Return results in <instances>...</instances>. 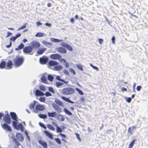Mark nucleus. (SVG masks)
<instances>
[{"mask_svg":"<svg viewBox=\"0 0 148 148\" xmlns=\"http://www.w3.org/2000/svg\"><path fill=\"white\" fill-rule=\"evenodd\" d=\"M75 90L71 87H66L62 90L61 93L64 95H69L75 92Z\"/></svg>","mask_w":148,"mask_h":148,"instance_id":"obj_1","label":"nucleus"},{"mask_svg":"<svg viewBox=\"0 0 148 148\" xmlns=\"http://www.w3.org/2000/svg\"><path fill=\"white\" fill-rule=\"evenodd\" d=\"M14 61L15 66L17 67L20 66L23 64L24 61V58L23 57L21 56L16 57L14 60Z\"/></svg>","mask_w":148,"mask_h":148,"instance_id":"obj_2","label":"nucleus"},{"mask_svg":"<svg viewBox=\"0 0 148 148\" xmlns=\"http://www.w3.org/2000/svg\"><path fill=\"white\" fill-rule=\"evenodd\" d=\"M32 50L33 49L30 46L25 47L23 49V52L25 54H29Z\"/></svg>","mask_w":148,"mask_h":148,"instance_id":"obj_3","label":"nucleus"},{"mask_svg":"<svg viewBox=\"0 0 148 148\" xmlns=\"http://www.w3.org/2000/svg\"><path fill=\"white\" fill-rule=\"evenodd\" d=\"M3 121L7 124H10L11 123V120L8 113L6 114L3 118Z\"/></svg>","mask_w":148,"mask_h":148,"instance_id":"obj_4","label":"nucleus"},{"mask_svg":"<svg viewBox=\"0 0 148 148\" xmlns=\"http://www.w3.org/2000/svg\"><path fill=\"white\" fill-rule=\"evenodd\" d=\"M60 45L62 46L67 49L69 51H73V48L71 47L70 45L64 42H62L61 43Z\"/></svg>","mask_w":148,"mask_h":148,"instance_id":"obj_5","label":"nucleus"},{"mask_svg":"<svg viewBox=\"0 0 148 148\" xmlns=\"http://www.w3.org/2000/svg\"><path fill=\"white\" fill-rule=\"evenodd\" d=\"M48 59L46 56H43L42 57L40 58L39 59V61L40 63L42 64H45L47 62Z\"/></svg>","mask_w":148,"mask_h":148,"instance_id":"obj_6","label":"nucleus"},{"mask_svg":"<svg viewBox=\"0 0 148 148\" xmlns=\"http://www.w3.org/2000/svg\"><path fill=\"white\" fill-rule=\"evenodd\" d=\"M31 47L32 48H39L40 45V44L36 41H32L31 42Z\"/></svg>","mask_w":148,"mask_h":148,"instance_id":"obj_7","label":"nucleus"},{"mask_svg":"<svg viewBox=\"0 0 148 148\" xmlns=\"http://www.w3.org/2000/svg\"><path fill=\"white\" fill-rule=\"evenodd\" d=\"M52 106L55 110L58 112H62L61 108L55 103H53L52 104Z\"/></svg>","mask_w":148,"mask_h":148,"instance_id":"obj_8","label":"nucleus"},{"mask_svg":"<svg viewBox=\"0 0 148 148\" xmlns=\"http://www.w3.org/2000/svg\"><path fill=\"white\" fill-rule=\"evenodd\" d=\"M45 109V107L43 105L37 104L35 106V110H36V111H42L44 110Z\"/></svg>","mask_w":148,"mask_h":148,"instance_id":"obj_9","label":"nucleus"},{"mask_svg":"<svg viewBox=\"0 0 148 148\" xmlns=\"http://www.w3.org/2000/svg\"><path fill=\"white\" fill-rule=\"evenodd\" d=\"M50 57L51 59L54 60H59L62 57V56L60 55L57 53L51 54Z\"/></svg>","mask_w":148,"mask_h":148,"instance_id":"obj_10","label":"nucleus"},{"mask_svg":"<svg viewBox=\"0 0 148 148\" xmlns=\"http://www.w3.org/2000/svg\"><path fill=\"white\" fill-rule=\"evenodd\" d=\"M36 102V101H34L33 103H32L29 106L30 109L31 110H33V112L35 113L37 112V111H36V110L34 109V106H35Z\"/></svg>","mask_w":148,"mask_h":148,"instance_id":"obj_11","label":"nucleus"},{"mask_svg":"<svg viewBox=\"0 0 148 148\" xmlns=\"http://www.w3.org/2000/svg\"><path fill=\"white\" fill-rule=\"evenodd\" d=\"M2 128L5 130H7L9 131H11L12 129L11 127L7 124L5 123H3L2 125Z\"/></svg>","mask_w":148,"mask_h":148,"instance_id":"obj_12","label":"nucleus"},{"mask_svg":"<svg viewBox=\"0 0 148 148\" xmlns=\"http://www.w3.org/2000/svg\"><path fill=\"white\" fill-rule=\"evenodd\" d=\"M13 65L12 61L11 60H9L8 62L6 63V67L7 68H5L7 69H12V66Z\"/></svg>","mask_w":148,"mask_h":148,"instance_id":"obj_13","label":"nucleus"},{"mask_svg":"<svg viewBox=\"0 0 148 148\" xmlns=\"http://www.w3.org/2000/svg\"><path fill=\"white\" fill-rule=\"evenodd\" d=\"M56 50L61 53H66V50L65 49L61 47L57 48Z\"/></svg>","mask_w":148,"mask_h":148,"instance_id":"obj_14","label":"nucleus"},{"mask_svg":"<svg viewBox=\"0 0 148 148\" xmlns=\"http://www.w3.org/2000/svg\"><path fill=\"white\" fill-rule=\"evenodd\" d=\"M16 137L19 140L22 142L24 140V137L22 135L19 133H17L16 134Z\"/></svg>","mask_w":148,"mask_h":148,"instance_id":"obj_15","label":"nucleus"},{"mask_svg":"<svg viewBox=\"0 0 148 148\" xmlns=\"http://www.w3.org/2000/svg\"><path fill=\"white\" fill-rule=\"evenodd\" d=\"M38 142L43 147V148H47V145L45 141L39 140H38Z\"/></svg>","mask_w":148,"mask_h":148,"instance_id":"obj_16","label":"nucleus"},{"mask_svg":"<svg viewBox=\"0 0 148 148\" xmlns=\"http://www.w3.org/2000/svg\"><path fill=\"white\" fill-rule=\"evenodd\" d=\"M48 65L50 66H55L58 65V63L57 61L53 60H50L48 62Z\"/></svg>","mask_w":148,"mask_h":148,"instance_id":"obj_17","label":"nucleus"},{"mask_svg":"<svg viewBox=\"0 0 148 148\" xmlns=\"http://www.w3.org/2000/svg\"><path fill=\"white\" fill-rule=\"evenodd\" d=\"M35 94L37 96H43L45 94L39 90L36 89L35 91Z\"/></svg>","mask_w":148,"mask_h":148,"instance_id":"obj_18","label":"nucleus"},{"mask_svg":"<svg viewBox=\"0 0 148 148\" xmlns=\"http://www.w3.org/2000/svg\"><path fill=\"white\" fill-rule=\"evenodd\" d=\"M10 115L11 118L13 120H16L18 119L16 114L14 112H10Z\"/></svg>","mask_w":148,"mask_h":148,"instance_id":"obj_19","label":"nucleus"},{"mask_svg":"<svg viewBox=\"0 0 148 148\" xmlns=\"http://www.w3.org/2000/svg\"><path fill=\"white\" fill-rule=\"evenodd\" d=\"M46 74V73L43 74L42 75V77L40 78L41 82L44 84L47 83V79L45 76V74Z\"/></svg>","mask_w":148,"mask_h":148,"instance_id":"obj_20","label":"nucleus"},{"mask_svg":"<svg viewBox=\"0 0 148 148\" xmlns=\"http://www.w3.org/2000/svg\"><path fill=\"white\" fill-rule=\"evenodd\" d=\"M63 69V67L62 66L58 65H56L53 67V69L56 71H60Z\"/></svg>","mask_w":148,"mask_h":148,"instance_id":"obj_21","label":"nucleus"},{"mask_svg":"<svg viewBox=\"0 0 148 148\" xmlns=\"http://www.w3.org/2000/svg\"><path fill=\"white\" fill-rule=\"evenodd\" d=\"M15 128L17 130L20 129L22 132H23L24 131V127L21 123H19L17 125Z\"/></svg>","mask_w":148,"mask_h":148,"instance_id":"obj_22","label":"nucleus"},{"mask_svg":"<svg viewBox=\"0 0 148 148\" xmlns=\"http://www.w3.org/2000/svg\"><path fill=\"white\" fill-rule=\"evenodd\" d=\"M44 133L45 135L48 136L49 138H50L51 139H53L52 134L49 132L47 130H45L44 131Z\"/></svg>","mask_w":148,"mask_h":148,"instance_id":"obj_23","label":"nucleus"},{"mask_svg":"<svg viewBox=\"0 0 148 148\" xmlns=\"http://www.w3.org/2000/svg\"><path fill=\"white\" fill-rule=\"evenodd\" d=\"M54 75V76H56V79L58 80L59 81H61L62 82H63L65 84H67L68 83V81H66L64 80L63 79H62L60 78V76H56L55 75Z\"/></svg>","mask_w":148,"mask_h":148,"instance_id":"obj_24","label":"nucleus"},{"mask_svg":"<svg viewBox=\"0 0 148 148\" xmlns=\"http://www.w3.org/2000/svg\"><path fill=\"white\" fill-rule=\"evenodd\" d=\"M61 98L63 100L67 102L71 103H74V102L71 100L70 99L68 98L63 96H62Z\"/></svg>","mask_w":148,"mask_h":148,"instance_id":"obj_25","label":"nucleus"},{"mask_svg":"<svg viewBox=\"0 0 148 148\" xmlns=\"http://www.w3.org/2000/svg\"><path fill=\"white\" fill-rule=\"evenodd\" d=\"M61 98L63 100L67 102L71 103H74V102L71 100L70 99L68 98L63 96H62Z\"/></svg>","mask_w":148,"mask_h":148,"instance_id":"obj_26","label":"nucleus"},{"mask_svg":"<svg viewBox=\"0 0 148 148\" xmlns=\"http://www.w3.org/2000/svg\"><path fill=\"white\" fill-rule=\"evenodd\" d=\"M47 115L49 117H55L56 116L57 114L56 112H48Z\"/></svg>","mask_w":148,"mask_h":148,"instance_id":"obj_27","label":"nucleus"},{"mask_svg":"<svg viewBox=\"0 0 148 148\" xmlns=\"http://www.w3.org/2000/svg\"><path fill=\"white\" fill-rule=\"evenodd\" d=\"M42 43L43 45H46L47 47L49 48H50L52 45V44L51 43L45 40L42 41Z\"/></svg>","mask_w":148,"mask_h":148,"instance_id":"obj_28","label":"nucleus"},{"mask_svg":"<svg viewBox=\"0 0 148 148\" xmlns=\"http://www.w3.org/2000/svg\"><path fill=\"white\" fill-rule=\"evenodd\" d=\"M6 66V62L3 60H1L0 63V69H3L5 68Z\"/></svg>","mask_w":148,"mask_h":148,"instance_id":"obj_29","label":"nucleus"},{"mask_svg":"<svg viewBox=\"0 0 148 148\" xmlns=\"http://www.w3.org/2000/svg\"><path fill=\"white\" fill-rule=\"evenodd\" d=\"M56 104L62 107H64V104L63 103L59 100L56 99L54 100Z\"/></svg>","mask_w":148,"mask_h":148,"instance_id":"obj_30","label":"nucleus"},{"mask_svg":"<svg viewBox=\"0 0 148 148\" xmlns=\"http://www.w3.org/2000/svg\"><path fill=\"white\" fill-rule=\"evenodd\" d=\"M46 50V49L45 48H43L41 49H39L37 51V53L39 55H40L42 54Z\"/></svg>","mask_w":148,"mask_h":148,"instance_id":"obj_31","label":"nucleus"},{"mask_svg":"<svg viewBox=\"0 0 148 148\" xmlns=\"http://www.w3.org/2000/svg\"><path fill=\"white\" fill-rule=\"evenodd\" d=\"M50 40L51 42H59L63 41L62 40H60L59 39L54 38H50Z\"/></svg>","mask_w":148,"mask_h":148,"instance_id":"obj_32","label":"nucleus"},{"mask_svg":"<svg viewBox=\"0 0 148 148\" xmlns=\"http://www.w3.org/2000/svg\"><path fill=\"white\" fill-rule=\"evenodd\" d=\"M24 44L23 43L21 42V44L19 45L17 48H15L16 50H19L23 49L24 47Z\"/></svg>","mask_w":148,"mask_h":148,"instance_id":"obj_33","label":"nucleus"},{"mask_svg":"<svg viewBox=\"0 0 148 148\" xmlns=\"http://www.w3.org/2000/svg\"><path fill=\"white\" fill-rule=\"evenodd\" d=\"M45 35V34L41 32H38L36 34L35 36L38 37H42Z\"/></svg>","mask_w":148,"mask_h":148,"instance_id":"obj_34","label":"nucleus"},{"mask_svg":"<svg viewBox=\"0 0 148 148\" xmlns=\"http://www.w3.org/2000/svg\"><path fill=\"white\" fill-rule=\"evenodd\" d=\"M38 116L40 118L42 119H45L47 118V115L45 114H40L38 115Z\"/></svg>","mask_w":148,"mask_h":148,"instance_id":"obj_35","label":"nucleus"},{"mask_svg":"<svg viewBox=\"0 0 148 148\" xmlns=\"http://www.w3.org/2000/svg\"><path fill=\"white\" fill-rule=\"evenodd\" d=\"M47 127L48 128L52 131H54L55 130V128L52 125H51V124H47Z\"/></svg>","mask_w":148,"mask_h":148,"instance_id":"obj_36","label":"nucleus"},{"mask_svg":"<svg viewBox=\"0 0 148 148\" xmlns=\"http://www.w3.org/2000/svg\"><path fill=\"white\" fill-rule=\"evenodd\" d=\"M54 79L53 77V75L51 74H49L47 76V79L48 80L51 81H53Z\"/></svg>","mask_w":148,"mask_h":148,"instance_id":"obj_37","label":"nucleus"},{"mask_svg":"<svg viewBox=\"0 0 148 148\" xmlns=\"http://www.w3.org/2000/svg\"><path fill=\"white\" fill-rule=\"evenodd\" d=\"M64 112L67 114L69 115H71L72 114V113L66 108H64Z\"/></svg>","mask_w":148,"mask_h":148,"instance_id":"obj_38","label":"nucleus"},{"mask_svg":"<svg viewBox=\"0 0 148 148\" xmlns=\"http://www.w3.org/2000/svg\"><path fill=\"white\" fill-rule=\"evenodd\" d=\"M40 89L43 91H45L46 90L45 86L42 84L40 85L39 86Z\"/></svg>","mask_w":148,"mask_h":148,"instance_id":"obj_39","label":"nucleus"},{"mask_svg":"<svg viewBox=\"0 0 148 148\" xmlns=\"http://www.w3.org/2000/svg\"><path fill=\"white\" fill-rule=\"evenodd\" d=\"M58 119L61 121H63L65 120V118L64 116L61 114H59L58 117Z\"/></svg>","mask_w":148,"mask_h":148,"instance_id":"obj_40","label":"nucleus"},{"mask_svg":"<svg viewBox=\"0 0 148 148\" xmlns=\"http://www.w3.org/2000/svg\"><path fill=\"white\" fill-rule=\"evenodd\" d=\"M135 141V139L133 140L130 143L129 145V147L128 148H132L133 145L134 144Z\"/></svg>","mask_w":148,"mask_h":148,"instance_id":"obj_41","label":"nucleus"},{"mask_svg":"<svg viewBox=\"0 0 148 148\" xmlns=\"http://www.w3.org/2000/svg\"><path fill=\"white\" fill-rule=\"evenodd\" d=\"M56 128L57 133H61L62 132V130L60 127L58 126Z\"/></svg>","mask_w":148,"mask_h":148,"instance_id":"obj_42","label":"nucleus"},{"mask_svg":"<svg viewBox=\"0 0 148 148\" xmlns=\"http://www.w3.org/2000/svg\"><path fill=\"white\" fill-rule=\"evenodd\" d=\"M14 120V121L12 122V124L14 127L15 128L17 125L18 121L17 120Z\"/></svg>","mask_w":148,"mask_h":148,"instance_id":"obj_43","label":"nucleus"},{"mask_svg":"<svg viewBox=\"0 0 148 148\" xmlns=\"http://www.w3.org/2000/svg\"><path fill=\"white\" fill-rule=\"evenodd\" d=\"M76 66L79 70L82 71H83V70L82 68V66L81 64H76Z\"/></svg>","mask_w":148,"mask_h":148,"instance_id":"obj_44","label":"nucleus"},{"mask_svg":"<svg viewBox=\"0 0 148 148\" xmlns=\"http://www.w3.org/2000/svg\"><path fill=\"white\" fill-rule=\"evenodd\" d=\"M136 128V127L135 126H133L132 127H129L128 129V133H129L130 135H131L132 134V132L130 131V129L131 128H132V129H133L134 128Z\"/></svg>","mask_w":148,"mask_h":148,"instance_id":"obj_45","label":"nucleus"},{"mask_svg":"<svg viewBox=\"0 0 148 148\" xmlns=\"http://www.w3.org/2000/svg\"><path fill=\"white\" fill-rule=\"evenodd\" d=\"M54 140L58 144H61V141L59 138H54Z\"/></svg>","mask_w":148,"mask_h":148,"instance_id":"obj_46","label":"nucleus"},{"mask_svg":"<svg viewBox=\"0 0 148 148\" xmlns=\"http://www.w3.org/2000/svg\"><path fill=\"white\" fill-rule=\"evenodd\" d=\"M26 23H25L24 25H22L21 27H19L18 28V29H17V30L18 31H19V30H21V29H24L26 27Z\"/></svg>","mask_w":148,"mask_h":148,"instance_id":"obj_47","label":"nucleus"},{"mask_svg":"<svg viewBox=\"0 0 148 148\" xmlns=\"http://www.w3.org/2000/svg\"><path fill=\"white\" fill-rule=\"evenodd\" d=\"M75 89L78 92L80 95H83L84 93L82 91V90H80L78 88H76Z\"/></svg>","mask_w":148,"mask_h":148,"instance_id":"obj_48","label":"nucleus"},{"mask_svg":"<svg viewBox=\"0 0 148 148\" xmlns=\"http://www.w3.org/2000/svg\"><path fill=\"white\" fill-rule=\"evenodd\" d=\"M63 84L59 82H56V86L58 88L60 86L63 85Z\"/></svg>","mask_w":148,"mask_h":148,"instance_id":"obj_49","label":"nucleus"},{"mask_svg":"<svg viewBox=\"0 0 148 148\" xmlns=\"http://www.w3.org/2000/svg\"><path fill=\"white\" fill-rule=\"evenodd\" d=\"M39 124L40 126H41L44 129H46V127L45 126V124H44L43 123L40 122L39 123Z\"/></svg>","mask_w":148,"mask_h":148,"instance_id":"obj_50","label":"nucleus"},{"mask_svg":"<svg viewBox=\"0 0 148 148\" xmlns=\"http://www.w3.org/2000/svg\"><path fill=\"white\" fill-rule=\"evenodd\" d=\"M45 98L44 97H40L39 98V101L42 102H45Z\"/></svg>","mask_w":148,"mask_h":148,"instance_id":"obj_51","label":"nucleus"},{"mask_svg":"<svg viewBox=\"0 0 148 148\" xmlns=\"http://www.w3.org/2000/svg\"><path fill=\"white\" fill-rule=\"evenodd\" d=\"M48 90L50 92H51L52 93H55V91L53 90V89L52 87H49Z\"/></svg>","mask_w":148,"mask_h":148,"instance_id":"obj_52","label":"nucleus"},{"mask_svg":"<svg viewBox=\"0 0 148 148\" xmlns=\"http://www.w3.org/2000/svg\"><path fill=\"white\" fill-rule=\"evenodd\" d=\"M69 71H70V72L71 73H73V75H74L75 74V73H76L75 72V71L73 69L70 68L69 69Z\"/></svg>","mask_w":148,"mask_h":148,"instance_id":"obj_53","label":"nucleus"},{"mask_svg":"<svg viewBox=\"0 0 148 148\" xmlns=\"http://www.w3.org/2000/svg\"><path fill=\"white\" fill-rule=\"evenodd\" d=\"M90 66L94 69L96 70L97 71L98 70V68L96 66L93 65L92 64H90Z\"/></svg>","mask_w":148,"mask_h":148,"instance_id":"obj_54","label":"nucleus"},{"mask_svg":"<svg viewBox=\"0 0 148 148\" xmlns=\"http://www.w3.org/2000/svg\"><path fill=\"white\" fill-rule=\"evenodd\" d=\"M16 39L15 36H13L10 38V41L14 42Z\"/></svg>","mask_w":148,"mask_h":148,"instance_id":"obj_55","label":"nucleus"},{"mask_svg":"<svg viewBox=\"0 0 148 148\" xmlns=\"http://www.w3.org/2000/svg\"><path fill=\"white\" fill-rule=\"evenodd\" d=\"M45 95L47 97L52 96L51 94L48 91L45 92Z\"/></svg>","mask_w":148,"mask_h":148,"instance_id":"obj_56","label":"nucleus"},{"mask_svg":"<svg viewBox=\"0 0 148 148\" xmlns=\"http://www.w3.org/2000/svg\"><path fill=\"white\" fill-rule=\"evenodd\" d=\"M75 134L76 135V137L77 138V139L79 141H81V140L80 138L79 137V134L77 133H75Z\"/></svg>","mask_w":148,"mask_h":148,"instance_id":"obj_57","label":"nucleus"},{"mask_svg":"<svg viewBox=\"0 0 148 148\" xmlns=\"http://www.w3.org/2000/svg\"><path fill=\"white\" fill-rule=\"evenodd\" d=\"M126 100L129 103H130L131 102L132 100V99L131 97L126 98Z\"/></svg>","mask_w":148,"mask_h":148,"instance_id":"obj_58","label":"nucleus"},{"mask_svg":"<svg viewBox=\"0 0 148 148\" xmlns=\"http://www.w3.org/2000/svg\"><path fill=\"white\" fill-rule=\"evenodd\" d=\"M14 143L17 145L19 146L20 145V143L16 140V139L14 140Z\"/></svg>","mask_w":148,"mask_h":148,"instance_id":"obj_59","label":"nucleus"},{"mask_svg":"<svg viewBox=\"0 0 148 148\" xmlns=\"http://www.w3.org/2000/svg\"><path fill=\"white\" fill-rule=\"evenodd\" d=\"M63 73L67 75H69V72L67 70H63Z\"/></svg>","mask_w":148,"mask_h":148,"instance_id":"obj_60","label":"nucleus"},{"mask_svg":"<svg viewBox=\"0 0 148 148\" xmlns=\"http://www.w3.org/2000/svg\"><path fill=\"white\" fill-rule=\"evenodd\" d=\"M52 125L56 127L58 126L57 124L54 121L52 122Z\"/></svg>","mask_w":148,"mask_h":148,"instance_id":"obj_61","label":"nucleus"},{"mask_svg":"<svg viewBox=\"0 0 148 148\" xmlns=\"http://www.w3.org/2000/svg\"><path fill=\"white\" fill-rule=\"evenodd\" d=\"M59 135L60 136L62 137L63 138H66V136L64 134H62V133H60L59 134Z\"/></svg>","mask_w":148,"mask_h":148,"instance_id":"obj_62","label":"nucleus"},{"mask_svg":"<svg viewBox=\"0 0 148 148\" xmlns=\"http://www.w3.org/2000/svg\"><path fill=\"white\" fill-rule=\"evenodd\" d=\"M59 60L60 62H63L64 63L65 62H66V61L65 60V59L64 58H62L61 59H60Z\"/></svg>","mask_w":148,"mask_h":148,"instance_id":"obj_63","label":"nucleus"},{"mask_svg":"<svg viewBox=\"0 0 148 148\" xmlns=\"http://www.w3.org/2000/svg\"><path fill=\"white\" fill-rule=\"evenodd\" d=\"M21 35V34L20 33H18L17 34L16 36H15L16 38V39L18 37H20Z\"/></svg>","mask_w":148,"mask_h":148,"instance_id":"obj_64","label":"nucleus"}]
</instances>
